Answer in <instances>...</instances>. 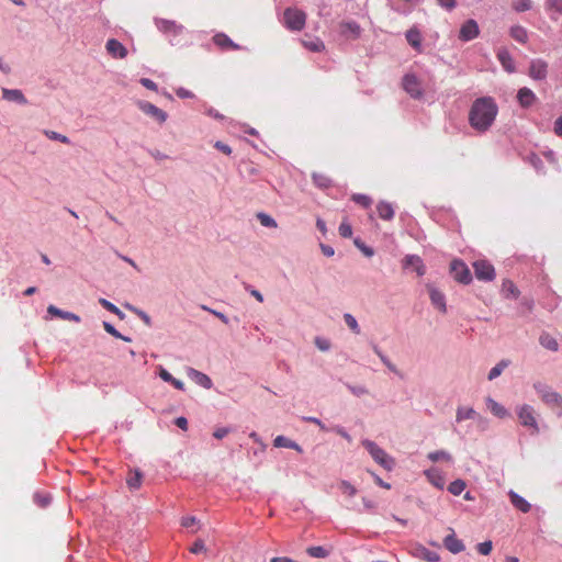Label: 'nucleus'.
Returning a JSON list of instances; mask_svg holds the SVG:
<instances>
[{"label": "nucleus", "instance_id": "obj_1", "mask_svg": "<svg viewBox=\"0 0 562 562\" xmlns=\"http://www.w3.org/2000/svg\"><path fill=\"white\" fill-rule=\"evenodd\" d=\"M498 106L491 97L476 99L469 112L470 125L477 132H486L494 123Z\"/></svg>", "mask_w": 562, "mask_h": 562}, {"label": "nucleus", "instance_id": "obj_2", "mask_svg": "<svg viewBox=\"0 0 562 562\" xmlns=\"http://www.w3.org/2000/svg\"><path fill=\"white\" fill-rule=\"evenodd\" d=\"M535 389L540 395L541 401L558 414H562V395L552 391L549 386L537 383Z\"/></svg>", "mask_w": 562, "mask_h": 562}, {"label": "nucleus", "instance_id": "obj_3", "mask_svg": "<svg viewBox=\"0 0 562 562\" xmlns=\"http://www.w3.org/2000/svg\"><path fill=\"white\" fill-rule=\"evenodd\" d=\"M362 445L376 463L387 471L392 470L394 460L382 448L370 440H363Z\"/></svg>", "mask_w": 562, "mask_h": 562}, {"label": "nucleus", "instance_id": "obj_4", "mask_svg": "<svg viewBox=\"0 0 562 562\" xmlns=\"http://www.w3.org/2000/svg\"><path fill=\"white\" fill-rule=\"evenodd\" d=\"M284 25L291 31H301L306 23V14L296 8H288L283 13Z\"/></svg>", "mask_w": 562, "mask_h": 562}, {"label": "nucleus", "instance_id": "obj_5", "mask_svg": "<svg viewBox=\"0 0 562 562\" xmlns=\"http://www.w3.org/2000/svg\"><path fill=\"white\" fill-rule=\"evenodd\" d=\"M517 415L520 424L525 427H529L531 429V434H538L539 427L536 419V412L530 405H521L517 409Z\"/></svg>", "mask_w": 562, "mask_h": 562}, {"label": "nucleus", "instance_id": "obj_6", "mask_svg": "<svg viewBox=\"0 0 562 562\" xmlns=\"http://www.w3.org/2000/svg\"><path fill=\"white\" fill-rule=\"evenodd\" d=\"M403 89L414 99H420L424 94L422 81L414 74H406L402 80Z\"/></svg>", "mask_w": 562, "mask_h": 562}, {"label": "nucleus", "instance_id": "obj_7", "mask_svg": "<svg viewBox=\"0 0 562 562\" xmlns=\"http://www.w3.org/2000/svg\"><path fill=\"white\" fill-rule=\"evenodd\" d=\"M450 271L453 279L460 283L469 284L472 281V274L462 260L454 259L450 265Z\"/></svg>", "mask_w": 562, "mask_h": 562}, {"label": "nucleus", "instance_id": "obj_8", "mask_svg": "<svg viewBox=\"0 0 562 562\" xmlns=\"http://www.w3.org/2000/svg\"><path fill=\"white\" fill-rule=\"evenodd\" d=\"M476 279L481 281H492L495 278L494 267L486 260H477L473 263Z\"/></svg>", "mask_w": 562, "mask_h": 562}, {"label": "nucleus", "instance_id": "obj_9", "mask_svg": "<svg viewBox=\"0 0 562 562\" xmlns=\"http://www.w3.org/2000/svg\"><path fill=\"white\" fill-rule=\"evenodd\" d=\"M138 108L143 113L149 115L160 124L165 123L168 117L167 113L164 110L159 109L150 102L142 101L138 103Z\"/></svg>", "mask_w": 562, "mask_h": 562}, {"label": "nucleus", "instance_id": "obj_10", "mask_svg": "<svg viewBox=\"0 0 562 562\" xmlns=\"http://www.w3.org/2000/svg\"><path fill=\"white\" fill-rule=\"evenodd\" d=\"M480 30L476 21L470 19L462 24L459 38L463 42L472 41L479 36Z\"/></svg>", "mask_w": 562, "mask_h": 562}, {"label": "nucleus", "instance_id": "obj_11", "mask_svg": "<svg viewBox=\"0 0 562 562\" xmlns=\"http://www.w3.org/2000/svg\"><path fill=\"white\" fill-rule=\"evenodd\" d=\"M528 74L533 80L546 79L548 74V63L543 59L531 60Z\"/></svg>", "mask_w": 562, "mask_h": 562}, {"label": "nucleus", "instance_id": "obj_12", "mask_svg": "<svg viewBox=\"0 0 562 562\" xmlns=\"http://www.w3.org/2000/svg\"><path fill=\"white\" fill-rule=\"evenodd\" d=\"M155 24L159 31L166 34L178 35L183 31V26L172 20L155 19Z\"/></svg>", "mask_w": 562, "mask_h": 562}, {"label": "nucleus", "instance_id": "obj_13", "mask_svg": "<svg viewBox=\"0 0 562 562\" xmlns=\"http://www.w3.org/2000/svg\"><path fill=\"white\" fill-rule=\"evenodd\" d=\"M431 304L441 313L447 312L446 297L442 292L432 285H427Z\"/></svg>", "mask_w": 562, "mask_h": 562}, {"label": "nucleus", "instance_id": "obj_14", "mask_svg": "<svg viewBox=\"0 0 562 562\" xmlns=\"http://www.w3.org/2000/svg\"><path fill=\"white\" fill-rule=\"evenodd\" d=\"M443 544L451 553L457 554L464 550L463 542L456 537V533L450 529V533L443 539Z\"/></svg>", "mask_w": 562, "mask_h": 562}, {"label": "nucleus", "instance_id": "obj_15", "mask_svg": "<svg viewBox=\"0 0 562 562\" xmlns=\"http://www.w3.org/2000/svg\"><path fill=\"white\" fill-rule=\"evenodd\" d=\"M106 52L114 58H125L127 55V49L124 45L117 40L111 38L106 42L105 45Z\"/></svg>", "mask_w": 562, "mask_h": 562}, {"label": "nucleus", "instance_id": "obj_16", "mask_svg": "<svg viewBox=\"0 0 562 562\" xmlns=\"http://www.w3.org/2000/svg\"><path fill=\"white\" fill-rule=\"evenodd\" d=\"M213 42L216 46L225 50H237L240 46L234 43L226 34L217 33L213 36Z\"/></svg>", "mask_w": 562, "mask_h": 562}, {"label": "nucleus", "instance_id": "obj_17", "mask_svg": "<svg viewBox=\"0 0 562 562\" xmlns=\"http://www.w3.org/2000/svg\"><path fill=\"white\" fill-rule=\"evenodd\" d=\"M404 268L412 267L416 273L422 277L425 274V266L423 263V260L419 256L416 255H408L403 260Z\"/></svg>", "mask_w": 562, "mask_h": 562}, {"label": "nucleus", "instance_id": "obj_18", "mask_svg": "<svg viewBox=\"0 0 562 562\" xmlns=\"http://www.w3.org/2000/svg\"><path fill=\"white\" fill-rule=\"evenodd\" d=\"M536 99V94L529 88L524 87L518 90L517 100L522 108L531 106Z\"/></svg>", "mask_w": 562, "mask_h": 562}, {"label": "nucleus", "instance_id": "obj_19", "mask_svg": "<svg viewBox=\"0 0 562 562\" xmlns=\"http://www.w3.org/2000/svg\"><path fill=\"white\" fill-rule=\"evenodd\" d=\"M340 33L344 36H348L351 38H358L361 33V27L357 22H342L340 23Z\"/></svg>", "mask_w": 562, "mask_h": 562}, {"label": "nucleus", "instance_id": "obj_20", "mask_svg": "<svg viewBox=\"0 0 562 562\" xmlns=\"http://www.w3.org/2000/svg\"><path fill=\"white\" fill-rule=\"evenodd\" d=\"M2 97H3V99H5L8 101L16 102L20 104L27 103L26 98L24 97L22 91L19 89L2 88Z\"/></svg>", "mask_w": 562, "mask_h": 562}, {"label": "nucleus", "instance_id": "obj_21", "mask_svg": "<svg viewBox=\"0 0 562 562\" xmlns=\"http://www.w3.org/2000/svg\"><path fill=\"white\" fill-rule=\"evenodd\" d=\"M47 312L52 316L59 317L61 319L71 321V322H76V323L80 322V317L77 314L63 311V310L56 307L55 305H49L47 307Z\"/></svg>", "mask_w": 562, "mask_h": 562}, {"label": "nucleus", "instance_id": "obj_22", "mask_svg": "<svg viewBox=\"0 0 562 562\" xmlns=\"http://www.w3.org/2000/svg\"><path fill=\"white\" fill-rule=\"evenodd\" d=\"M188 375L199 385L203 386L204 389H211L212 387V380L204 373L195 370V369H189Z\"/></svg>", "mask_w": 562, "mask_h": 562}, {"label": "nucleus", "instance_id": "obj_23", "mask_svg": "<svg viewBox=\"0 0 562 562\" xmlns=\"http://www.w3.org/2000/svg\"><path fill=\"white\" fill-rule=\"evenodd\" d=\"M406 36V40L408 42V44L415 49L417 50L418 53H422V34L420 32L413 27L411 30H408L405 34Z\"/></svg>", "mask_w": 562, "mask_h": 562}, {"label": "nucleus", "instance_id": "obj_24", "mask_svg": "<svg viewBox=\"0 0 562 562\" xmlns=\"http://www.w3.org/2000/svg\"><path fill=\"white\" fill-rule=\"evenodd\" d=\"M512 504L520 512L528 513L531 508V505L520 495H518L514 491H509L508 493Z\"/></svg>", "mask_w": 562, "mask_h": 562}, {"label": "nucleus", "instance_id": "obj_25", "mask_svg": "<svg viewBox=\"0 0 562 562\" xmlns=\"http://www.w3.org/2000/svg\"><path fill=\"white\" fill-rule=\"evenodd\" d=\"M376 212L379 217L384 221H391L394 217V209L389 202H379L376 205Z\"/></svg>", "mask_w": 562, "mask_h": 562}, {"label": "nucleus", "instance_id": "obj_26", "mask_svg": "<svg viewBox=\"0 0 562 562\" xmlns=\"http://www.w3.org/2000/svg\"><path fill=\"white\" fill-rule=\"evenodd\" d=\"M510 36L520 44H526L528 42V32L521 25H514L509 30Z\"/></svg>", "mask_w": 562, "mask_h": 562}, {"label": "nucleus", "instance_id": "obj_27", "mask_svg": "<svg viewBox=\"0 0 562 562\" xmlns=\"http://www.w3.org/2000/svg\"><path fill=\"white\" fill-rule=\"evenodd\" d=\"M425 474L434 486L440 490L443 488L446 481L443 475L437 469H430L426 471Z\"/></svg>", "mask_w": 562, "mask_h": 562}, {"label": "nucleus", "instance_id": "obj_28", "mask_svg": "<svg viewBox=\"0 0 562 562\" xmlns=\"http://www.w3.org/2000/svg\"><path fill=\"white\" fill-rule=\"evenodd\" d=\"M486 406L495 416L499 418L508 416L506 408L494 401L492 397L486 398Z\"/></svg>", "mask_w": 562, "mask_h": 562}, {"label": "nucleus", "instance_id": "obj_29", "mask_svg": "<svg viewBox=\"0 0 562 562\" xmlns=\"http://www.w3.org/2000/svg\"><path fill=\"white\" fill-rule=\"evenodd\" d=\"M502 293L505 297L517 299L519 296V290L515 283L510 280H504L502 284Z\"/></svg>", "mask_w": 562, "mask_h": 562}, {"label": "nucleus", "instance_id": "obj_30", "mask_svg": "<svg viewBox=\"0 0 562 562\" xmlns=\"http://www.w3.org/2000/svg\"><path fill=\"white\" fill-rule=\"evenodd\" d=\"M544 5L551 19L555 20V15H562V0H547Z\"/></svg>", "mask_w": 562, "mask_h": 562}, {"label": "nucleus", "instance_id": "obj_31", "mask_svg": "<svg viewBox=\"0 0 562 562\" xmlns=\"http://www.w3.org/2000/svg\"><path fill=\"white\" fill-rule=\"evenodd\" d=\"M498 60L504 67V69L508 72L515 71V64L514 59L512 58L510 54L507 50H501L497 54Z\"/></svg>", "mask_w": 562, "mask_h": 562}, {"label": "nucleus", "instance_id": "obj_32", "mask_svg": "<svg viewBox=\"0 0 562 562\" xmlns=\"http://www.w3.org/2000/svg\"><path fill=\"white\" fill-rule=\"evenodd\" d=\"M540 345L544 347L548 350L551 351H558L559 344L554 337H552L550 334H542L539 338Z\"/></svg>", "mask_w": 562, "mask_h": 562}, {"label": "nucleus", "instance_id": "obj_33", "mask_svg": "<svg viewBox=\"0 0 562 562\" xmlns=\"http://www.w3.org/2000/svg\"><path fill=\"white\" fill-rule=\"evenodd\" d=\"M302 44L305 48L311 52H322L325 48L323 41L317 37H308L302 41Z\"/></svg>", "mask_w": 562, "mask_h": 562}, {"label": "nucleus", "instance_id": "obj_34", "mask_svg": "<svg viewBox=\"0 0 562 562\" xmlns=\"http://www.w3.org/2000/svg\"><path fill=\"white\" fill-rule=\"evenodd\" d=\"M143 474L140 471L135 470L134 472H130L126 479L127 486L131 490H137L142 485Z\"/></svg>", "mask_w": 562, "mask_h": 562}, {"label": "nucleus", "instance_id": "obj_35", "mask_svg": "<svg viewBox=\"0 0 562 562\" xmlns=\"http://www.w3.org/2000/svg\"><path fill=\"white\" fill-rule=\"evenodd\" d=\"M476 416V412L471 407H459L457 409L456 419L457 422H462L465 419H472Z\"/></svg>", "mask_w": 562, "mask_h": 562}, {"label": "nucleus", "instance_id": "obj_36", "mask_svg": "<svg viewBox=\"0 0 562 562\" xmlns=\"http://www.w3.org/2000/svg\"><path fill=\"white\" fill-rule=\"evenodd\" d=\"M313 182L319 188H328L331 184V180L323 173H313L312 176Z\"/></svg>", "mask_w": 562, "mask_h": 562}, {"label": "nucleus", "instance_id": "obj_37", "mask_svg": "<svg viewBox=\"0 0 562 562\" xmlns=\"http://www.w3.org/2000/svg\"><path fill=\"white\" fill-rule=\"evenodd\" d=\"M417 552H418V555L422 557L426 561H429V562L439 561V555L436 552L426 549L425 547L418 548Z\"/></svg>", "mask_w": 562, "mask_h": 562}, {"label": "nucleus", "instance_id": "obj_38", "mask_svg": "<svg viewBox=\"0 0 562 562\" xmlns=\"http://www.w3.org/2000/svg\"><path fill=\"white\" fill-rule=\"evenodd\" d=\"M465 482L463 480H456L448 486V491L453 495H460L465 490Z\"/></svg>", "mask_w": 562, "mask_h": 562}, {"label": "nucleus", "instance_id": "obj_39", "mask_svg": "<svg viewBox=\"0 0 562 562\" xmlns=\"http://www.w3.org/2000/svg\"><path fill=\"white\" fill-rule=\"evenodd\" d=\"M512 8L516 12H525L532 8L531 0H517L513 2Z\"/></svg>", "mask_w": 562, "mask_h": 562}, {"label": "nucleus", "instance_id": "obj_40", "mask_svg": "<svg viewBox=\"0 0 562 562\" xmlns=\"http://www.w3.org/2000/svg\"><path fill=\"white\" fill-rule=\"evenodd\" d=\"M339 490L347 497H353L357 494V488L348 481H341L339 484Z\"/></svg>", "mask_w": 562, "mask_h": 562}, {"label": "nucleus", "instance_id": "obj_41", "mask_svg": "<svg viewBox=\"0 0 562 562\" xmlns=\"http://www.w3.org/2000/svg\"><path fill=\"white\" fill-rule=\"evenodd\" d=\"M351 200L366 209L370 207V205L372 203V200L370 196H368L366 194H359V193L352 194Z\"/></svg>", "mask_w": 562, "mask_h": 562}, {"label": "nucleus", "instance_id": "obj_42", "mask_svg": "<svg viewBox=\"0 0 562 562\" xmlns=\"http://www.w3.org/2000/svg\"><path fill=\"white\" fill-rule=\"evenodd\" d=\"M508 366L507 361H501L495 367H493L488 373V380H494L497 376H499L503 372V370Z\"/></svg>", "mask_w": 562, "mask_h": 562}, {"label": "nucleus", "instance_id": "obj_43", "mask_svg": "<svg viewBox=\"0 0 562 562\" xmlns=\"http://www.w3.org/2000/svg\"><path fill=\"white\" fill-rule=\"evenodd\" d=\"M344 319H345V323L347 324V326L355 333V334H360V327L358 325V322L357 319L349 313H346L344 315Z\"/></svg>", "mask_w": 562, "mask_h": 562}, {"label": "nucleus", "instance_id": "obj_44", "mask_svg": "<svg viewBox=\"0 0 562 562\" xmlns=\"http://www.w3.org/2000/svg\"><path fill=\"white\" fill-rule=\"evenodd\" d=\"M306 552L313 558H326L328 554L327 550L321 546L310 547Z\"/></svg>", "mask_w": 562, "mask_h": 562}, {"label": "nucleus", "instance_id": "obj_45", "mask_svg": "<svg viewBox=\"0 0 562 562\" xmlns=\"http://www.w3.org/2000/svg\"><path fill=\"white\" fill-rule=\"evenodd\" d=\"M428 458L434 462H437L439 460L451 461V456L443 450L430 452L428 454Z\"/></svg>", "mask_w": 562, "mask_h": 562}, {"label": "nucleus", "instance_id": "obj_46", "mask_svg": "<svg viewBox=\"0 0 562 562\" xmlns=\"http://www.w3.org/2000/svg\"><path fill=\"white\" fill-rule=\"evenodd\" d=\"M260 224L265 227H277V222L268 214L266 213H259L257 215Z\"/></svg>", "mask_w": 562, "mask_h": 562}, {"label": "nucleus", "instance_id": "obj_47", "mask_svg": "<svg viewBox=\"0 0 562 562\" xmlns=\"http://www.w3.org/2000/svg\"><path fill=\"white\" fill-rule=\"evenodd\" d=\"M273 445L277 448H289L290 449L292 447V440L284 436H278L273 440Z\"/></svg>", "mask_w": 562, "mask_h": 562}, {"label": "nucleus", "instance_id": "obj_48", "mask_svg": "<svg viewBox=\"0 0 562 562\" xmlns=\"http://www.w3.org/2000/svg\"><path fill=\"white\" fill-rule=\"evenodd\" d=\"M339 234L344 238H349L352 235L351 225L347 221H342L339 225Z\"/></svg>", "mask_w": 562, "mask_h": 562}, {"label": "nucleus", "instance_id": "obj_49", "mask_svg": "<svg viewBox=\"0 0 562 562\" xmlns=\"http://www.w3.org/2000/svg\"><path fill=\"white\" fill-rule=\"evenodd\" d=\"M46 136L50 139H54V140H59L64 144H69V138L65 135H61L57 132H54V131H46L45 132Z\"/></svg>", "mask_w": 562, "mask_h": 562}, {"label": "nucleus", "instance_id": "obj_50", "mask_svg": "<svg viewBox=\"0 0 562 562\" xmlns=\"http://www.w3.org/2000/svg\"><path fill=\"white\" fill-rule=\"evenodd\" d=\"M477 551L483 555H488L493 549L492 541H484L477 544Z\"/></svg>", "mask_w": 562, "mask_h": 562}, {"label": "nucleus", "instance_id": "obj_51", "mask_svg": "<svg viewBox=\"0 0 562 562\" xmlns=\"http://www.w3.org/2000/svg\"><path fill=\"white\" fill-rule=\"evenodd\" d=\"M375 353L380 357L381 361L393 372H396L395 366L379 350L378 347H374Z\"/></svg>", "mask_w": 562, "mask_h": 562}, {"label": "nucleus", "instance_id": "obj_52", "mask_svg": "<svg viewBox=\"0 0 562 562\" xmlns=\"http://www.w3.org/2000/svg\"><path fill=\"white\" fill-rule=\"evenodd\" d=\"M198 525V519L194 516H186L181 518V526L190 528Z\"/></svg>", "mask_w": 562, "mask_h": 562}, {"label": "nucleus", "instance_id": "obj_53", "mask_svg": "<svg viewBox=\"0 0 562 562\" xmlns=\"http://www.w3.org/2000/svg\"><path fill=\"white\" fill-rule=\"evenodd\" d=\"M214 147L216 149H218L220 151H222L223 154H225V155H231L232 154V148L227 144H225V143H223L221 140H217L215 143Z\"/></svg>", "mask_w": 562, "mask_h": 562}, {"label": "nucleus", "instance_id": "obj_54", "mask_svg": "<svg viewBox=\"0 0 562 562\" xmlns=\"http://www.w3.org/2000/svg\"><path fill=\"white\" fill-rule=\"evenodd\" d=\"M355 245L367 256V257H371L373 256V250L372 248L370 247H367L366 245H363L360 240L356 239L355 240Z\"/></svg>", "mask_w": 562, "mask_h": 562}, {"label": "nucleus", "instance_id": "obj_55", "mask_svg": "<svg viewBox=\"0 0 562 562\" xmlns=\"http://www.w3.org/2000/svg\"><path fill=\"white\" fill-rule=\"evenodd\" d=\"M190 551L192 553H199V552H202V551H205V546H204V542L203 540L199 539L196 540L192 547L190 548Z\"/></svg>", "mask_w": 562, "mask_h": 562}, {"label": "nucleus", "instance_id": "obj_56", "mask_svg": "<svg viewBox=\"0 0 562 562\" xmlns=\"http://www.w3.org/2000/svg\"><path fill=\"white\" fill-rule=\"evenodd\" d=\"M103 328L106 333H109L110 335H112L113 337L117 338V337H121V333H119L113 325H111L110 323L108 322H103Z\"/></svg>", "mask_w": 562, "mask_h": 562}, {"label": "nucleus", "instance_id": "obj_57", "mask_svg": "<svg viewBox=\"0 0 562 562\" xmlns=\"http://www.w3.org/2000/svg\"><path fill=\"white\" fill-rule=\"evenodd\" d=\"M99 303L109 312H116L117 311V306H115L113 303H111L110 301L105 300V299H99Z\"/></svg>", "mask_w": 562, "mask_h": 562}, {"label": "nucleus", "instance_id": "obj_58", "mask_svg": "<svg viewBox=\"0 0 562 562\" xmlns=\"http://www.w3.org/2000/svg\"><path fill=\"white\" fill-rule=\"evenodd\" d=\"M140 83H142L145 88H147V89H149V90H153V91H157V89H158L157 85H156L153 80H150V79H148V78H142V79H140Z\"/></svg>", "mask_w": 562, "mask_h": 562}, {"label": "nucleus", "instance_id": "obj_59", "mask_svg": "<svg viewBox=\"0 0 562 562\" xmlns=\"http://www.w3.org/2000/svg\"><path fill=\"white\" fill-rule=\"evenodd\" d=\"M176 94L179 98H181V99H188V98H193L194 97V94L191 91H189V90H187L184 88L177 89L176 90Z\"/></svg>", "mask_w": 562, "mask_h": 562}, {"label": "nucleus", "instance_id": "obj_60", "mask_svg": "<svg viewBox=\"0 0 562 562\" xmlns=\"http://www.w3.org/2000/svg\"><path fill=\"white\" fill-rule=\"evenodd\" d=\"M203 310L212 313L213 315H215L217 318H220L224 324H227L228 323V318L226 317V315H224L223 313L221 312H217V311H214V310H211L206 306H202Z\"/></svg>", "mask_w": 562, "mask_h": 562}, {"label": "nucleus", "instance_id": "obj_61", "mask_svg": "<svg viewBox=\"0 0 562 562\" xmlns=\"http://www.w3.org/2000/svg\"><path fill=\"white\" fill-rule=\"evenodd\" d=\"M315 345L318 347L319 350L322 351H326L329 349L330 347V344L327 341V340H324V339H321V338H316L315 339Z\"/></svg>", "mask_w": 562, "mask_h": 562}, {"label": "nucleus", "instance_id": "obj_62", "mask_svg": "<svg viewBox=\"0 0 562 562\" xmlns=\"http://www.w3.org/2000/svg\"><path fill=\"white\" fill-rule=\"evenodd\" d=\"M438 4L445 9L452 10L456 7V0H437Z\"/></svg>", "mask_w": 562, "mask_h": 562}, {"label": "nucleus", "instance_id": "obj_63", "mask_svg": "<svg viewBox=\"0 0 562 562\" xmlns=\"http://www.w3.org/2000/svg\"><path fill=\"white\" fill-rule=\"evenodd\" d=\"M303 419L307 423H313L314 425H317L322 430H327L326 426L316 417H303Z\"/></svg>", "mask_w": 562, "mask_h": 562}, {"label": "nucleus", "instance_id": "obj_64", "mask_svg": "<svg viewBox=\"0 0 562 562\" xmlns=\"http://www.w3.org/2000/svg\"><path fill=\"white\" fill-rule=\"evenodd\" d=\"M554 133L558 136H562V115L558 117L554 122Z\"/></svg>", "mask_w": 562, "mask_h": 562}]
</instances>
